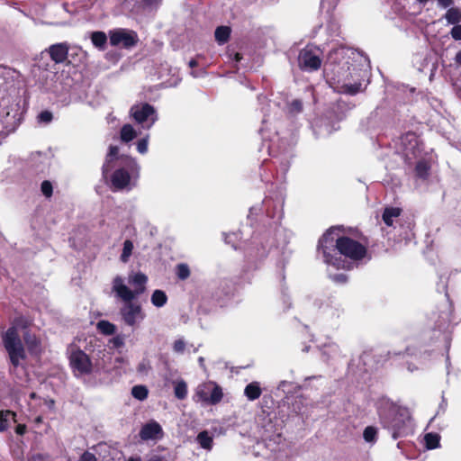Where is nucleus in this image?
<instances>
[{"instance_id": "f257e3e1", "label": "nucleus", "mask_w": 461, "mask_h": 461, "mask_svg": "<svg viewBox=\"0 0 461 461\" xmlns=\"http://www.w3.org/2000/svg\"><path fill=\"white\" fill-rule=\"evenodd\" d=\"M339 229L330 228L319 240L324 262L335 268L350 269L353 262L366 256V249L360 242L346 236L339 237Z\"/></svg>"}, {"instance_id": "f03ea898", "label": "nucleus", "mask_w": 461, "mask_h": 461, "mask_svg": "<svg viewBox=\"0 0 461 461\" xmlns=\"http://www.w3.org/2000/svg\"><path fill=\"white\" fill-rule=\"evenodd\" d=\"M114 166H118L111 176L112 186L114 190H131L136 185L140 173L137 161L130 157H120L118 147L110 146L103 166V175L106 176Z\"/></svg>"}, {"instance_id": "7ed1b4c3", "label": "nucleus", "mask_w": 461, "mask_h": 461, "mask_svg": "<svg viewBox=\"0 0 461 461\" xmlns=\"http://www.w3.org/2000/svg\"><path fill=\"white\" fill-rule=\"evenodd\" d=\"M325 71L328 80L339 93L353 95L362 91L366 71L355 67L351 68L348 60L334 66L330 74L328 68Z\"/></svg>"}, {"instance_id": "20e7f679", "label": "nucleus", "mask_w": 461, "mask_h": 461, "mask_svg": "<svg viewBox=\"0 0 461 461\" xmlns=\"http://www.w3.org/2000/svg\"><path fill=\"white\" fill-rule=\"evenodd\" d=\"M7 70L0 68V135L14 131L19 124V104L7 93Z\"/></svg>"}, {"instance_id": "39448f33", "label": "nucleus", "mask_w": 461, "mask_h": 461, "mask_svg": "<svg viewBox=\"0 0 461 461\" xmlns=\"http://www.w3.org/2000/svg\"><path fill=\"white\" fill-rule=\"evenodd\" d=\"M383 426L387 429L392 437L396 439L408 435L411 431V420L408 410L394 404H388V409L380 411Z\"/></svg>"}, {"instance_id": "423d86ee", "label": "nucleus", "mask_w": 461, "mask_h": 461, "mask_svg": "<svg viewBox=\"0 0 461 461\" xmlns=\"http://www.w3.org/2000/svg\"><path fill=\"white\" fill-rule=\"evenodd\" d=\"M148 277L140 272L131 273L128 276V283L133 287L130 289L122 276L114 277L113 281V292L122 301H133L146 289Z\"/></svg>"}, {"instance_id": "0eeeda50", "label": "nucleus", "mask_w": 461, "mask_h": 461, "mask_svg": "<svg viewBox=\"0 0 461 461\" xmlns=\"http://www.w3.org/2000/svg\"><path fill=\"white\" fill-rule=\"evenodd\" d=\"M1 338L10 363L14 368L20 366L25 359L26 354L18 328L15 325L9 327L5 331L2 332Z\"/></svg>"}, {"instance_id": "6e6552de", "label": "nucleus", "mask_w": 461, "mask_h": 461, "mask_svg": "<svg viewBox=\"0 0 461 461\" xmlns=\"http://www.w3.org/2000/svg\"><path fill=\"white\" fill-rule=\"evenodd\" d=\"M223 397V393L215 382L207 381L195 388L193 401L203 405H216Z\"/></svg>"}, {"instance_id": "1a4fd4ad", "label": "nucleus", "mask_w": 461, "mask_h": 461, "mask_svg": "<svg viewBox=\"0 0 461 461\" xmlns=\"http://www.w3.org/2000/svg\"><path fill=\"white\" fill-rule=\"evenodd\" d=\"M69 364L74 372L78 375H88L92 372V362L89 357L75 345L68 348Z\"/></svg>"}, {"instance_id": "9d476101", "label": "nucleus", "mask_w": 461, "mask_h": 461, "mask_svg": "<svg viewBox=\"0 0 461 461\" xmlns=\"http://www.w3.org/2000/svg\"><path fill=\"white\" fill-rule=\"evenodd\" d=\"M299 67L306 71H314L321 65V50L315 46H306L298 57Z\"/></svg>"}, {"instance_id": "9b49d317", "label": "nucleus", "mask_w": 461, "mask_h": 461, "mask_svg": "<svg viewBox=\"0 0 461 461\" xmlns=\"http://www.w3.org/2000/svg\"><path fill=\"white\" fill-rule=\"evenodd\" d=\"M131 114L143 128L149 129L158 120L157 113L149 104H135L131 108Z\"/></svg>"}, {"instance_id": "f8f14e48", "label": "nucleus", "mask_w": 461, "mask_h": 461, "mask_svg": "<svg viewBox=\"0 0 461 461\" xmlns=\"http://www.w3.org/2000/svg\"><path fill=\"white\" fill-rule=\"evenodd\" d=\"M123 302L125 303L120 310L122 321L128 326H139L146 317L141 306L132 301Z\"/></svg>"}, {"instance_id": "ddd939ff", "label": "nucleus", "mask_w": 461, "mask_h": 461, "mask_svg": "<svg viewBox=\"0 0 461 461\" xmlns=\"http://www.w3.org/2000/svg\"><path fill=\"white\" fill-rule=\"evenodd\" d=\"M137 42V34L129 30L118 29L110 32V43L113 46L132 47Z\"/></svg>"}, {"instance_id": "4468645a", "label": "nucleus", "mask_w": 461, "mask_h": 461, "mask_svg": "<svg viewBox=\"0 0 461 461\" xmlns=\"http://www.w3.org/2000/svg\"><path fill=\"white\" fill-rule=\"evenodd\" d=\"M142 440H157L163 437V429L158 422L150 420L144 424L140 431Z\"/></svg>"}, {"instance_id": "2eb2a0df", "label": "nucleus", "mask_w": 461, "mask_h": 461, "mask_svg": "<svg viewBox=\"0 0 461 461\" xmlns=\"http://www.w3.org/2000/svg\"><path fill=\"white\" fill-rule=\"evenodd\" d=\"M48 51L55 63H63L68 58V46L67 43H57L51 45Z\"/></svg>"}, {"instance_id": "dca6fc26", "label": "nucleus", "mask_w": 461, "mask_h": 461, "mask_svg": "<svg viewBox=\"0 0 461 461\" xmlns=\"http://www.w3.org/2000/svg\"><path fill=\"white\" fill-rule=\"evenodd\" d=\"M262 390L258 382H251L244 389V394L249 401H255L260 397Z\"/></svg>"}, {"instance_id": "f3484780", "label": "nucleus", "mask_w": 461, "mask_h": 461, "mask_svg": "<svg viewBox=\"0 0 461 461\" xmlns=\"http://www.w3.org/2000/svg\"><path fill=\"white\" fill-rule=\"evenodd\" d=\"M401 214V209L396 207L385 208L383 213V221L387 226H393L394 220Z\"/></svg>"}, {"instance_id": "a211bd4d", "label": "nucleus", "mask_w": 461, "mask_h": 461, "mask_svg": "<svg viewBox=\"0 0 461 461\" xmlns=\"http://www.w3.org/2000/svg\"><path fill=\"white\" fill-rule=\"evenodd\" d=\"M196 441L203 449L211 450L212 447L213 438L206 430H203L197 435Z\"/></svg>"}, {"instance_id": "6ab92c4d", "label": "nucleus", "mask_w": 461, "mask_h": 461, "mask_svg": "<svg viewBox=\"0 0 461 461\" xmlns=\"http://www.w3.org/2000/svg\"><path fill=\"white\" fill-rule=\"evenodd\" d=\"M174 393L175 396L179 400H184L187 396V384L183 379L175 381L174 383Z\"/></svg>"}, {"instance_id": "aec40b11", "label": "nucleus", "mask_w": 461, "mask_h": 461, "mask_svg": "<svg viewBox=\"0 0 461 461\" xmlns=\"http://www.w3.org/2000/svg\"><path fill=\"white\" fill-rule=\"evenodd\" d=\"M151 303L158 308L163 307L167 302V296L162 290H155L151 294Z\"/></svg>"}, {"instance_id": "412c9836", "label": "nucleus", "mask_w": 461, "mask_h": 461, "mask_svg": "<svg viewBox=\"0 0 461 461\" xmlns=\"http://www.w3.org/2000/svg\"><path fill=\"white\" fill-rule=\"evenodd\" d=\"M231 30L228 26H220L215 30V40L219 44H224L228 41Z\"/></svg>"}, {"instance_id": "4be33fe9", "label": "nucleus", "mask_w": 461, "mask_h": 461, "mask_svg": "<svg viewBox=\"0 0 461 461\" xmlns=\"http://www.w3.org/2000/svg\"><path fill=\"white\" fill-rule=\"evenodd\" d=\"M444 18L448 24H453V25L459 24L460 10L456 7H450L446 12Z\"/></svg>"}, {"instance_id": "5701e85b", "label": "nucleus", "mask_w": 461, "mask_h": 461, "mask_svg": "<svg viewBox=\"0 0 461 461\" xmlns=\"http://www.w3.org/2000/svg\"><path fill=\"white\" fill-rule=\"evenodd\" d=\"M16 414L11 411H0V431H5L9 425V420H13L14 422Z\"/></svg>"}, {"instance_id": "b1692460", "label": "nucleus", "mask_w": 461, "mask_h": 461, "mask_svg": "<svg viewBox=\"0 0 461 461\" xmlns=\"http://www.w3.org/2000/svg\"><path fill=\"white\" fill-rule=\"evenodd\" d=\"M137 137V131L131 124H125L121 130V140L129 142Z\"/></svg>"}, {"instance_id": "393cba45", "label": "nucleus", "mask_w": 461, "mask_h": 461, "mask_svg": "<svg viewBox=\"0 0 461 461\" xmlns=\"http://www.w3.org/2000/svg\"><path fill=\"white\" fill-rule=\"evenodd\" d=\"M92 43L98 49H104L107 37L106 34L103 32H95L91 35Z\"/></svg>"}, {"instance_id": "a878e982", "label": "nucleus", "mask_w": 461, "mask_h": 461, "mask_svg": "<svg viewBox=\"0 0 461 461\" xmlns=\"http://www.w3.org/2000/svg\"><path fill=\"white\" fill-rule=\"evenodd\" d=\"M133 249H134L133 243L130 240H126L123 242V248H122V254L120 257V259L122 262L127 263L129 261V259L132 254Z\"/></svg>"}, {"instance_id": "bb28decb", "label": "nucleus", "mask_w": 461, "mask_h": 461, "mask_svg": "<svg viewBox=\"0 0 461 461\" xmlns=\"http://www.w3.org/2000/svg\"><path fill=\"white\" fill-rule=\"evenodd\" d=\"M424 440L428 449H434L439 447L440 437L437 433H428Z\"/></svg>"}, {"instance_id": "cd10ccee", "label": "nucleus", "mask_w": 461, "mask_h": 461, "mask_svg": "<svg viewBox=\"0 0 461 461\" xmlns=\"http://www.w3.org/2000/svg\"><path fill=\"white\" fill-rule=\"evenodd\" d=\"M97 329L104 335H112L115 332L116 327L108 321H100L97 322Z\"/></svg>"}, {"instance_id": "c85d7f7f", "label": "nucleus", "mask_w": 461, "mask_h": 461, "mask_svg": "<svg viewBox=\"0 0 461 461\" xmlns=\"http://www.w3.org/2000/svg\"><path fill=\"white\" fill-rule=\"evenodd\" d=\"M148 388L145 385H135L131 389L132 396L140 401H143L148 397Z\"/></svg>"}, {"instance_id": "c756f323", "label": "nucleus", "mask_w": 461, "mask_h": 461, "mask_svg": "<svg viewBox=\"0 0 461 461\" xmlns=\"http://www.w3.org/2000/svg\"><path fill=\"white\" fill-rule=\"evenodd\" d=\"M307 405L306 399L300 395L295 398L294 402L293 403V411L297 413L303 415V408Z\"/></svg>"}, {"instance_id": "7c9ffc66", "label": "nucleus", "mask_w": 461, "mask_h": 461, "mask_svg": "<svg viewBox=\"0 0 461 461\" xmlns=\"http://www.w3.org/2000/svg\"><path fill=\"white\" fill-rule=\"evenodd\" d=\"M377 429L375 427L368 426L365 429L363 437L368 443H375L376 441Z\"/></svg>"}, {"instance_id": "2f4dec72", "label": "nucleus", "mask_w": 461, "mask_h": 461, "mask_svg": "<svg viewBox=\"0 0 461 461\" xmlns=\"http://www.w3.org/2000/svg\"><path fill=\"white\" fill-rule=\"evenodd\" d=\"M137 373L141 375L145 376L148 375L151 370V365L150 361L148 359H142L137 366Z\"/></svg>"}, {"instance_id": "473e14b6", "label": "nucleus", "mask_w": 461, "mask_h": 461, "mask_svg": "<svg viewBox=\"0 0 461 461\" xmlns=\"http://www.w3.org/2000/svg\"><path fill=\"white\" fill-rule=\"evenodd\" d=\"M176 275L181 280H185L190 276V269L186 264H179L176 266Z\"/></svg>"}, {"instance_id": "72a5a7b5", "label": "nucleus", "mask_w": 461, "mask_h": 461, "mask_svg": "<svg viewBox=\"0 0 461 461\" xmlns=\"http://www.w3.org/2000/svg\"><path fill=\"white\" fill-rule=\"evenodd\" d=\"M186 348V342L184 339L180 338L174 341L173 350L176 354H183Z\"/></svg>"}, {"instance_id": "f704fd0d", "label": "nucleus", "mask_w": 461, "mask_h": 461, "mask_svg": "<svg viewBox=\"0 0 461 461\" xmlns=\"http://www.w3.org/2000/svg\"><path fill=\"white\" fill-rule=\"evenodd\" d=\"M41 190L44 196L47 198L51 197L53 192L52 184L48 180L43 181L41 185Z\"/></svg>"}, {"instance_id": "c9c22d12", "label": "nucleus", "mask_w": 461, "mask_h": 461, "mask_svg": "<svg viewBox=\"0 0 461 461\" xmlns=\"http://www.w3.org/2000/svg\"><path fill=\"white\" fill-rule=\"evenodd\" d=\"M429 167L426 162L420 161L416 165V173L420 177H425L428 175Z\"/></svg>"}, {"instance_id": "e433bc0d", "label": "nucleus", "mask_w": 461, "mask_h": 461, "mask_svg": "<svg viewBox=\"0 0 461 461\" xmlns=\"http://www.w3.org/2000/svg\"><path fill=\"white\" fill-rule=\"evenodd\" d=\"M149 135L140 139L137 142V150L140 154H145L148 151Z\"/></svg>"}, {"instance_id": "4c0bfd02", "label": "nucleus", "mask_w": 461, "mask_h": 461, "mask_svg": "<svg viewBox=\"0 0 461 461\" xmlns=\"http://www.w3.org/2000/svg\"><path fill=\"white\" fill-rule=\"evenodd\" d=\"M24 340H25L30 350L36 351V349L38 348V341L34 337L32 338L30 335H25Z\"/></svg>"}, {"instance_id": "58836bf2", "label": "nucleus", "mask_w": 461, "mask_h": 461, "mask_svg": "<svg viewBox=\"0 0 461 461\" xmlns=\"http://www.w3.org/2000/svg\"><path fill=\"white\" fill-rule=\"evenodd\" d=\"M449 33L455 41H461V24H455Z\"/></svg>"}, {"instance_id": "ea45409f", "label": "nucleus", "mask_w": 461, "mask_h": 461, "mask_svg": "<svg viewBox=\"0 0 461 461\" xmlns=\"http://www.w3.org/2000/svg\"><path fill=\"white\" fill-rule=\"evenodd\" d=\"M303 104L299 100H294L289 105V112L291 113H298L302 111Z\"/></svg>"}, {"instance_id": "a19ab883", "label": "nucleus", "mask_w": 461, "mask_h": 461, "mask_svg": "<svg viewBox=\"0 0 461 461\" xmlns=\"http://www.w3.org/2000/svg\"><path fill=\"white\" fill-rule=\"evenodd\" d=\"M52 113L49 111H43L38 115V121L43 123H49L52 120Z\"/></svg>"}, {"instance_id": "79ce46f5", "label": "nucleus", "mask_w": 461, "mask_h": 461, "mask_svg": "<svg viewBox=\"0 0 461 461\" xmlns=\"http://www.w3.org/2000/svg\"><path fill=\"white\" fill-rule=\"evenodd\" d=\"M330 277L334 282H337V283H344V282H346V280H347V276H346V275H344V274H336V275H331V274H330Z\"/></svg>"}, {"instance_id": "37998d69", "label": "nucleus", "mask_w": 461, "mask_h": 461, "mask_svg": "<svg viewBox=\"0 0 461 461\" xmlns=\"http://www.w3.org/2000/svg\"><path fill=\"white\" fill-rule=\"evenodd\" d=\"M79 461H96V457L94 454L86 451L81 456Z\"/></svg>"}, {"instance_id": "c03bdc74", "label": "nucleus", "mask_w": 461, "mask_h": 461, "mask_svg": "<svg viewBox=\"0 0 461 461\" xmlns=\"http://www.w3.org/2000/svg\"><path fill=\"white\" fill-rule=\"evenodd\" d=\"M437 2L443 8H447L453 5V0H437Z\"/></svg>"}, {"instance_id": "a18cd8bd", "label": "nucleus", "mask_w": 461, "mask_h": 461, "mask_svg": "<svg viewBox=\"0 0 461 461\" xmlns=\"http://www.w3.org/2000/svg\"><path fill=\"white\" fill-rule=\"evenodd\" d=\"M16 433L19 434V435H23L26 431V426L23 425V424H19L17 427H16V429H15Z\"/></svg>"}, {"instance_id": "49530a36", "label": "nucleus", "mask_w": 461, "mask_h": 461, "mask_svg": "<svg viewBox=\"0 0 461 461\" xmlns=\"http://www.w3.org/2000/svg\"><path fill=\"white\" fill-rule=\"evenodd\" d=\"M114 346L121 347L123 344L122 339L116 337L113 339Z\"/></svg>"}, {"instance_id": "de8ad7c7", "label": "nucleus", "mask_w": 461, "mask_h": 461, "mask_svg": "<svg viewBox=\"0 0 461 461\" xmlns=\"http://www.w3.org/2000/svg\"><path fill=\"white\" fill-rule=\"evenodd\" d=\"M149 461H167L164 457L159 456H152Z\"/></svg>"}, {"instance_id": "09e8293b", "label": "nucleus", "mask_w": 461, "mask_h": 461, "mask_svg": "<svg viewBox=\"0 0 461 461\" xmlns=\"http://www.w3.org/2000/svg\"><path fill=\"white\" fill-rule=\"evenodd\" d=\"M455 61L461 66V50L456 54Z\"/></svg>"}, {"instance_id": "8fccbe9b", "label": "nucleus", "mask_w": 461, "mask_h": 461, "mask_svg": "<svg viewBox=\"0 0 461 461\" xmlns=\"http://www.w3.org/2000/svg\"><path fill=\"white\" fill-rule=\"evenodd\" d=\"M143 3L147 5H152L157 4L159 0H142Z\"/></svg>"}, {"instance_id": "3c124183", "label": "nucleus", "mask_w": 461, "mask_h": 461, "mask_svg": "<svg viewBox=\"0 0 461 461\" xmlns=\"http://www.w3.org/2000/svg\"><path fill=\"white\" fill-rule=\"evenodd\" d=\"M328 348L330 349V351L333 353H336L338 351V346L335 344L328 346Z\"/></svg>"}, {"instance_id": "603ef678", "label": "nucleus", "mask_w": 461, "mask_h": 461, "mask_svg": "<svg viewBox=\"0 0 461 461\" xmlns=\"http://www.w3.org/2000/svg\"><path fill=\"white\" fill-rule=\"evenodd\" d=\"M38 157H39L40 158H42V159H41V162H43V163H45V164L47 163V161H48V158H47L46 156H42L41 153H39V154H38Z\"/></svg>"}, {"instance_id": "864d4df0", "label": "nucleus", "mask_w": 461, "mask_h": 461, "mask_svg": "<svg viewBox=\"0 0 461 461\" xmlns=\"http://www.w3.org/2000/svg\"><path fill=\"white\" fill-rule=\"evenodd\" d=\"M287 384V382L285 381H282L279 385H278V389H281V390H285V385Z\"/></svg>"}, {"instance_id": "5fc2aeb1", "label": "nucleus", "mask_w": 461, "mask_h": 461, "mask_svg": "<svg viewBox=\"0 0 461 461\" xmlns=\"http://www.w3.org/2000/svg\"><path fill=\"white\" fill-rule=\"evenodd\" d=\"M241 59H242V57H241V55L240 53H235L234 54V60L236 62H239Z\"/></svg>"}, {"instance_id": "6e6d98bb", "label": "nucleus", "mask_w": 461, "mask_h": 461, "mask_svg": "<svg viewBox=\"0 0 461 461\" xmlns=\"http://www.w3.org/2000/svg\"><path fill=\"white\" fill-rule=\"evenodd\" d=\"M196 65H197L196 60H194V59H191V60L189 61V66H190L191 68H194V67H195Z\"/></svg>"}, {"instance_id": "4d7b16f0", "label": "nucleus", "mask_w": 461, "mask_h": 461, "mask_svg": "<svg viewBox=\"0 0 461 461\" xmlns=\"http://www.w3.org/2000/svg\"><path fill=\"white\" fill-rule=\"evenodd\" d=\"M409 138H410V140H415L416 139L414 134H407L406 135V139H409Z\"/></svg>"}, {"instance_id": "13d9d810", "label": "nucleus", "mask_w": 461, "mask_h": 461, "mask_svg": "<svg viewBox=\"0 0 461 461\" xmlns=\"http://www.w3.org/2000/svg\"><path fill=\"white\" fill-rule=\"evenodd\" d=\"M128 461H141L140 457H131Z\"/></svg>"}, {"instance_id": "bf43d9fd", "label": "nucleus", "mask_w": 461, "mask_h": 461, "mask_svg": "<svg viewBox=\"0 0 461 461\" xmlns=\"http://www.w3.org/2000/svg\"><path fill=\"white\" fill-rule=\"evenodd\" d=\"M198 361H199L200 365L203 366V362H204V358L203 357H200Z\"/></svg>"}, {"instance_id": "052dcab7", "label": "nucleus", "mask_w": 461, "mask_h": 461, "mask_svg": "<svg viewBox=\"0 0 461 461\" xmlns=\"http://www.w3.org/2000/svg\"><path fill=\"white\" fill-rule=\"evenodd\" d=\"M30 397H31L32 399L36 398V393H32L30 394Z\"/></svg>"}, {"instance_id": "680f3d73", "label": "nucleus", "mask_w": 461, "mask_h": 461, "mask_svg": "<svg viewBox=\"0 0 461 461\" xmlns=\"http://www.w3.org/2000/svg\"><path fill=\"white\" fill-rule=\"evenodd\" d=\"M54 402L52 400L49 401V406L53 407Z\"/></svg>"}, {"instance_id": "e2e57ef3", "label": "nucleus", "mask_w": 461, "mask_h": 461, "mask_svg": "<svg viewBox=\"0 0 461 461\" xmlns=\"http://www.w3.org/2000/svg\"><path fill=\"white\" fill-rule=\"evenodd\" d=\"M345 52H346L345 50H341L340 51L337 52V54L343 55V54H345Z\"/></svg>"}, {"instance_id": "0e129e2a", "label": "nucleus", "mask_w": 461, "mask_h": 461, "mask_svg": "<svg viewBox=\"0 0 461 461\" xmlns=\"http://www.w3.org/2000/svg\"><path fill=\"white\" fill-rule=\"evenodd\" d=\"M36 421H37V422H41V417H38V418L36 419Z\"/></svg>"}, {"instance_id": "69168bd1", "label": "nucleus", "mask_w": 461, "mask_h": 461, "mask_svg": "<svg viewBox=\"0 0 461 461\" xmlns=\"http://www.w3.org/2000/svg\"><path fill=\"white\" fill-rule=\"evenodd\" d=\"M460 22H461V11H460Z\"/></svg>"}]
</instances>
